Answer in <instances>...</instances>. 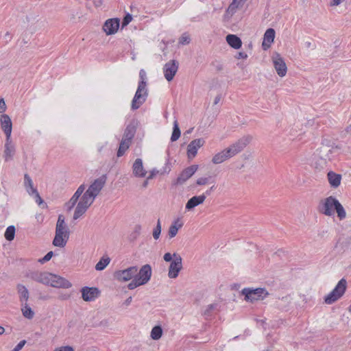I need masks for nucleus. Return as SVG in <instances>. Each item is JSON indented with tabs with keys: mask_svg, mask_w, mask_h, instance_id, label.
<instances>
[{
	"mask_svg": "<svg viewBox=\"0 0 351 351\" xmlns=\"http://www.w3.org/2000/svg\"><path fill=\"white\" fill-rule=\"evenodd\" d=\"M27 277L39 283L56 288L69 289L72 287L71 282L66 279L47 271H31Z\"/></svg>",
	"mask_w": 351,
	"mask_h": 351,
	"instance_id": "obj_1",
	"label": "nucleus"
},
{
	"mask_svg": "<svg viewBox=\"0 0 351 351\" xmlns=\"http://www.w3.org/2000/svg\"><path fill=\"white\" fill-rule=\"evenodd\" d=\"M335 210L340 220L346 217V213L343 206L335 197L330 196L321 201L319 211L322 214L326 216H332L335 213Z\"/></svg>",
	"mask_w": 351,
	"mask_h": 351,
	"instance_id": "obj_2",
	"label": "nucleus"
},
{
	"mask_svg": "<svg viewBox=\"0 0 351 351\" xmlns=\"http://www.w3.org/2000/svg\"><path fill=\"white\" fill-rule=\"evenodd\" d=\"M70 236V230L63 215H59L56 226L55 237L52 244L55 247H64Z\"/></svg>",
	"mask_w": 351,
	"mask_h": 351,
	"instance_id": "obj_3",
	"label": "nucleus"
},
{
	"mask_svg": "<svg viewBox=\"0 0 351 351\" xmlns=\"http://www.w3.org/2000/svg\"><path fill=\"white\" fill-rule=\"evenodd\" d=\"M106 180L107 177L106 175H103L95 179L83 195L93 202L96 197L104 187Z\"/></svg>",
	"mask_w": 351,
	"mask_h": 351,
	"instance_id": "obj_4",
	"label": "nucleus"
},
{
	"mask_svg": "<svg viewBox=\"0 0 351 351\" xmlns=\"http://www.w3.org/2000/svg\"><path fill=\"white\" fill-rule=\"evenodd\" d=\"M241 294L245 296V300L253 302L256 300H263L269 295L267 291L264 288H245L242 289Z\"/></svg>",
	"mask_w": 351,
	"mask_h": 351,
	"instance_id": "obj_5",
	"label": "nucleus"
},
{
	"mask_svg": "<svg viewBox=\"0 0 351 351\" xmlns=\"http://www.w3.org/2000/svg\"><path fill=\"white\" fill-rule=\"evenodd\" d=\"M147 95L148 93L146 88V82H140L137 90L132 101V109H138L145 101Z\"/></svg>",
	"mask_w": 351,
	"mask_h": 351,
	"instance_id": "obj_6",
	"label": "nucleus"
},
{
	"mask_svg": "<svg viewBox=\"0 0 351 351\" xmlns=\"http://www.w3.org/2000/svg\"><path fill=\"white\" fill-rule=\"evenodd\" d=\"M346 289V280L341 279L339 280L336 287L328 294L324 301L328 304H331L339 299L345 293Z\"/></svg>",
	"mask_w": 351,
	"mask_h": 351,
	"instance_id": "obj_7",
	"label": "nucleus"
},
{
	"mask_svg": "<svg viewBox=\"0 0 351 351\" xmlns=\"http://www.w3.org/2000/svg\"><path fill=\"white\" fill-rule=\"evenodd\" d=\"M249 142L250 139L248 138H242L230 145L228 147L224 149L223 151L229 159L240 153L247 146Z\"/></svg>",
	"mask_w": 351,
	"mask_h": 351,
	"instance_id": "obj_8",
	"label": "nucleus"
},
{
	"mask_svg": "<svg viewBox=\"0 0 351 351\" xmlns=\"http://www.w3.org/2000/svg\"><path fill=\"white\" fill-rule=\"evenodd\" d=\"M271 59L277 74L281 77H285L287 72V66L284 59L278 52L274 53Z\"/></svg>",
	"mask_w": 351,
	"mask_h": 351,
	"instance_id": "obj_9",
	"label": "nucleus"
},
{
	"mask_svg": "<svg viewBox=\"0 0 351 351\" xmlns=\"http://www.w3.org/2000/svg\"><path fill=\"white\" fill-rule=\"evenodd\" d=\"M138 271L136 266H132L123 270H119L114 272V278L119 280L126 282L132 278H134Z\"/></svg>",
	"mask_w": 351,
	"mask_h": 351,
	"instance_id": "obj_10",
	"label": "nucleus"
},
{
	"mask_svg": "<svg viewBox=\"0 0 351 351\" xmlns=\"http://www.w3.org/2000/svg\"><path fill=\"white\" fill-rule=\"evenodd\" d=\"M178 62L175 60H170L164 65L163 73L168 82H171L173 79L178 71Z\"/></svg>",
	"mask_w": 351,
	"mask_h": 351,
	"instance_id": "obj_11",
	"label": "nucleus"
},
{
	"mask_svg": "<svg viewBox=\"0 0 351 351\" xmlns=\"http://www.w3.org/2000/svg\"><path fill=\"white\" fill-rule=\"evenodd\" d=\"M93 203V202L82 195L80 201L78 202L75 208L73 214V219L76 220L82 216Z\"/></svg>",
	"mask_w": 351,
	"mask_h": 351,
	"instance_id": "obj_12",
	"label": "nucleus"
},
{
	"mask_svg": "<svg viewBox=\"0 0 351 351\" xmlns=\"http://www.w3.org/2000/svg\"><path fill=\"white\" fill-rule=\"evenodd\" d=\"M173 256L175 259L170 264L168 272V276L170 278H176L182 268V257L176 253H174Z\"/></svg>",
	"mask_w": 351,
	"mask_h": 351,
	"instance_id": "obj_13",
	"label": "nucleus"
},
{
	"mask_svg": "<svg viewBox=\"0 0 351 351\" xmlns=\"http://www.w3.org/2000/svg\"><path fill=\"white\" fill-rule=\"evenodd\" d=\"M247 0H232L228 5L224 14V18L230 19L232 18L237 10H241Z\"/></svg>",
	"mask_w": 351,
	"mask_h": 351,
	"instance_id": "obj_14",
	"label": "nucleus"
},
{
	"mask_svg": "<svg viewBox=\"0 0 351 351\" xmlns=\"http://www.w3.org/2000/svg\"><path fill=\"white\" fill-rule=\"evenodd\" d=\"M0 123L6 138H10L12 130V123L9 115L2 114L0 117Z\"/></svg>",
	"mask_w": 351,
	"mask_h": 351,
	"instance_id": "obj_15",
	"label": "nucleus"
},
{
	"mask_svg": "<svg viewBox=\"0 0 351 351\" xmlns=\"http://www.w3.org/2000/svg\"><path fill=\"white\" fill-rule=\"evenodd\" d=\"M204 144V140L203 138H197L192 141L187 147V156L189 159L193 158L197 153L199 148L202 147Z\"/></svg>",
	"mask_w": 351,
	"mask_h": 351,
	"instance_id": "obj_16",
	"label": "nucleus"
},
{
	"mask_svg": "<svg viewBox=\"0 0 351 351\" xmlns=\"http://www.w3.org/2000/svg\"><path fill=\"white\" fill-rule=\"evenodd\" d=\"M152 276V267L149 265L147 264L143 265L139 270L138 273L136 274V278L143 285L146 284L150 279Z\"/></svg>",
	"mask_w": 351,
	"mask_h": 351,
	"instance_id": "obj_17",
	"label": "nucleus"
},
{
	"mask_svg": "<svg viewBox=\"0 0 351 351\" xmlns=\"http://www.w3.org/2000/svg\"><path fill=\"white\" fill-rule=\"evenodd\" d=\"M198 166L193 165L184 169L178 177L176 183L178 184H183L196 172Z\"/></svg>",
	"mask_w": 351,
	"mask_h": 351,
	"instance_id": "obj_18",
	"label": "nucleus"
},
{
	"mask_svg": "<svg viewBox=\"0 0 351 351\" xmlns=\"http://www.w3.org/2000/svg\"><path fill=\"white\" fill-rule=\"evenodd\" d=\"M82 292V298L86 301H93L94 300L99 294V291L96 287H83L81 290Z\"/></svg>",
	"mask_w": 351,
	"mask_h": 351,
	"instance_id": "obj_19",
	"label": "nucleus"
},
{
	"mask_svg": "<svg viewBox=\"0 0 351 351\" xmlns=\"http://www.w3.org/2000/svg\"><path fill=\"white\" fill-rule=\"evenodd\" d=\"M119 27V19H110L107 20L104 26L103 29L107 35H111L116 33Z\"/></svg>",
	"mask_w": 351,
	"mask_h": 351,
	"instance_id": "obj_20",
	"label": "nucleus"
},
{
	"mask_svg": "<svg viewBox=\"0 0 351 351\" xmlns=\"http://www.w3.org/2000/svg\"><path fill=\"white\" fill-rule=\"evenodd\" d=\"M275 38V30L272 28H269L266 30L263 41L262 43V47L263 50H267L270 46L271 44L274 42Z\"/></svg>",
	"mask_w": 351,
	"mask_h": 351,
	"instance_id": "obj_21",
	"label": "nucleus"
},
{
	"mask_svg": "<svg viewBox=\"0 0 351 351\" xmlns=\"http://www.w3.org/2000/svg\"><path fill=\"white\" fill-rule=\"evenodd\" d=\"M137 125L138 123L136 121H131L127 125L122 138L132 141L136 134Z\"/></svg>",
	"mask_w": 351,
	"mask_h": 351,
	"instance_id": "obj_22",
	"label": "nucleus"
},
{
	"mask_svg": "<svg viewBox=\"0 0 351 351\" xmlns=\"http://www.w3.org/2000/svg\"><path fill=\"white\" fill-rule=\"evenodd\" d=\"M206 198V197L204 194L198 196H193L188 200L186 204V209L189 210H192L195 206L203 204Z\"/></svg>",
	"mask_w": 351,
	"mask_h": 351,
	"instance_id": "obj_23",
	"label": "nucleus"
},
{
	"mask_svg": "<svg viewBox=\"0 0 351 351\" xmlns=\"http://www.w3.org/2000/svg\"><path fill=\"white\" fill-rule=\"evenodd\" d=\"M330 153L331 150L325 146L321 147L317 149L316 153L315 154V156L321 158V167L326 164V160L328 158Z\"/></svg>",
	"mask_w": 351,
	"mask_h": 351,
	"instance_id": "obj_24",
	"label": "nucleus"
},
{
	"mask_svg": "<svg viewBox=\"0 0 351 351\" xmlns=\"http://www.w3.org/2000/svg\"><path fill=\"white\" fill-rule=\"evenodd\" d=\"M15 149L10 138H6L4 150V158L5 161L11 160L14 154Z\"/></svg>",
	"mask_w": 351,
	"mask_h": 351,
	"instance_id": "obj_25",
	"label": "nucleus"
},
{
	"mask_svg": "<svg viewBox=\"0 0 351 351\" xmlns=\"http://www.w3.org/2000/svg\"><path fill=\"white\" fill-rule=\"evenodd\" d=\"M226 42L232 48L239 49L242 45V41L240 38L234 34H228L226 37Z\"/></svg>",
	"mask_w": 351,
	"mask_h": 351,
	"instance_id": "obj_26",
	"label": "nucleus"
},
{
	"mask_svg": "<svg viewBox=\"0 0 351 351\" xmlns=\"http://www.w3.org/2000/svg\"><path fill=\"white\" fill-rule=\"evenodd\" d=\"M328 182L333 188H337L341 180V176L333 171H329L327 175Z\"/></svg>",
	"mask_w": 351,
	"mask_h": 351,
	"instance_id": "obj_27",
	"label": "nucleus"
},
{
	"mask_svg": "<svg viewBox=\"0 0 351 351\" xmlns=\"http://www.w3.org/2000/svg\"><path fill=\"white\" fill-rule=\"evenodd\" d=\"M133 173L136 176L144 177L146 171L143 169L142 160L137 158L133 165Z\"/></svg>",
	"mask_w": 351,
	"mask_h": 351,
	"instance_id": "obj_28",
	"label": "nucleus"
},
{
	"mask_svg": "<svg viewBox=\"0 0 351 351\" xmlns=\"http://www.w3.org/2000/svg\"><path fill=\"white\" fill-rule=\"evenodd\" d=\"M17 291L19 293V300L21 304L27 302L28 299L29 298V293L26 287L19 284L17 285Z\"/></svg>",
	"mask_w": 351,
	"mask_h": 351,
	"instance_id": "obj_29",
	"label": "nucleus"
},
{
	"mask_svg": "<svg viewBox=\"0 0 351 351\" xmlns=\"http://www.w3.org/2000/svg\"><path fill=\"white\" fill-rule=\"evenodd\" d=\"M21 313L24 317L28 319H32L35 315L34 311L32 309L27 302L21 304Z\"/></svg>",
	"mask_w": 351,
	"mask_h": 351,
	"instance_id": "obj_30",
	"label": "nucleus"
},
{
	"mask_svg": "<svg viewBox=\"0 0 351 351\" xmlns=\"http://www.w3.org/2000/svg\"><path fill=\"white\" fill-rule=\"evenodd\" d=\"M132 144V141L128 139H125L122 138L118 151H117V156L121 157L122 156L125 152L129 149L130 146Z\"/></svg>",
	"mask_w": 351,
	"mask_h": 351,
	"instance_id": "obj_31",
	"label": "nucleus"
},
{
	"mask_svg": "<svg viewBox=\"0 0 351 351\" xmlns=\"http://www.w3.org/2000/svg\"><path fill=\"white\" fill-rule=\"evenodd\" d=\"M228 159V158L226 154H225L224 151L222 150L213 156L212 158V162L215 165H218Z\"/></svg>",
	"mask_w": 351,
	"mask_h": 351,
	"instance_id": "obj_32",
	"label": "nucleus"
},
{
	"mask_svg": "<svg viewBox=\"0 0 351 351\" xmlns=\"http://www.w3.org/2000/svg\"><path fill=\"white\" fill-rule=\"evenodd\" d=\"M27 192H28V193L29 195H34V199H35L36 202L39 206L43 205V206H42L43 208H47V204L44 202L43 199H42V197L39 195V193H38V191L36 190V189H32V191H29V190H27Z\"/></svg>",
	"mask_w": 351,
	"mask_h": 351,
	"instance_id": "obj_33",
	"label": "nucleus"
},
{
	"mask_svg": "<svg viewBox=\"0 0 351 351\" xmlns=\"http://www.w3.org/2000/svg\"><path fill=\"white\" fill-rule=\"evenodd\" d=\"M110 258L108 256L102 257L99 261L95 265V269L97 271H101L106 268V267L110 263Z\"/></svg>",
	"mask_w": 351,
	"mask_h": 351,
	"instance_id": "obj_34",
	"label": "nucleus"
},
{
	"mask_svg": "<svg viewBox=\"0 0 351 351\" xmlns=\"http://www.w3.org/2000/svg\"><path fill=\"white\" fill-rule=\"evenodd\" d=\"M162 335V329L160 326H154L151 331V337L154 340H158Z\"/></svg>",
	"mask_w": 351,
	"mask_h": 351,
	"instance_id": "obj_35",
	"label": "nucleus"
},
{
	"mask_svg": "<svg viewBox=\"0 0 351 351\" xmlns=\"http://www.w3.org/2000/svg\"><path fill=\"white\" fill-rule=\"evenodd\" d=\"M180 134H181V132H180V130L178 126V123L176 120L173 122V132H172V135L171 137V141L173 142V141H177L180 138Z\"/></svg>",
	"mask_w": 351,
	"mask_h": 351,
	"instance_id": "obj_36",
	"label": "nucleus"
},
{
	"mask_svg": "<svg viewBox=\"0 0 351 351\" xmlns=\"http://www.w3.org/2000/svg\"><path fill=\"white\" fill-rule=\"evenodd\" d=\"M178 222V221H175L174 223L169 227L168 234L170 238L176 237L178 234L179 228H180L182 226V223L177 225Z\"/></svg>",
	"mask_w": 351,
	"mask_h": 351,
	"instance_id": "obj_37",
	"label": "nucleus"
},
{
	"mask_svg": "<svg viewBox=\"0 0 351 351\" xmlns=\"http://www.w3.org/2000/svg\"><path fill=\"white\" fill-rule=\"evenodd\" d=\"M15 230L14 226H10L7 228L4 234L6 240L11 241L14 239Z\"/></svg>",
	"mask_w": 351,
	"mask_h": 351,
	"instance_id": "obj_38",
	"label": "nucleus"
},
{
	"mask_svg": "<svg viewBox=\"0 0 351 351\" xmlns=\"http://www.w3.org/2000/svg\"><path fill=\"white\" fill-rule=\"evenodd\" d=\"M161 232V225L160 219H158L156 226L153 230V237L154 239H158Z\"/></svg>",
	"mask_w": 351,
	"mask_h": 351,
	"instance_id": "obj_39",
	"label": "nucleus"
},
{
	"mask_svg": "<svg viewBox=\"0 0 351 351\" xmlns=\"http://www.w3.org/2000/svg\"><path fill=\"white\" fill-rule=\"evenodd\" d=\"M141 285H143V284L139 280H138L136 277H134L132 282L128 284V287L129 289L132 290Z\"/></svg>",
	"mask_w": 351,
	"mask_h": 351,
	"instance_id": "obj_40",
	"label": "nucleus"
},
{
	"mask_svg": "<svg viewBox=\"0 0 351 351\" xmlns=\"http://www.w3.org/2000/svg\"><path fill=\"white\" fill-rule=\"evenodd\" d=\"M24 179H25V186L26 187H29V191H32V189H34V188L33 186V182H32L31 178L29 176L28 174H25Z\"/></svg>",
	"mask_w": 351,
	"mask_h": 351,
	"instance_id": "obj_41",
	"label": "nucleus"
},
{
	"mask_svg": "<svg viewBox=\"0 0 351 351\" xmlns=\"http://www.w3.org/2000/svg\"><path fill=\"white\" fill-rule=\"evenodd\" d=\"M71 293L68 292H60L58 296V300L64 301L68 300L71 298Z\"/></svg>",
	"mask_w": 351,
	"mask_h": 351,
	"instance_id": "obj_42",
	"label": "nucleus"
},
{
	"mask_svg": "<svg viewBox=\"0 0 351 351\" xmlns=\"http://www.w3.org/2000/svg\"><path fill=\"white\" fill-rule=\"evenodd\" d=\"M191 38L189 36L186 34H184L181 36L179 39V43L182 45H187L190 43Z\"/></svg>",
	"mask_w": 351,
	"mask_h": 351,
	"instance_id": "obj_43",
	"label": "nucleus"
},
{
	"mask_svg": "<svg viewBox=\"0 0 351 351\" xmlns=\"http://www.w3.org/2000/svg\"><path fill=\"white\" fill-rule=\"evenodd\" d=\"M132 20V16L130 14H127L123 19L122 27L127 26Z\"/></svg>",
	"mask_w": 351,
	"mask_h": 351,
	"instance_id": "obj_44",
	"label": "nucleus"
},
{
	"mask_svg": "<svg viewBox=\"0 0 351 351\" xmlns=\"http://www.w3.org/2000/svg\"><path fill=\"white\" fill-rule=\"evenodd\" d=\"M209 178H199L197 180V184L199 186H204L208 183Z\"/></svg>",
	"mask_w": 351,
	"mask_h": 351,
	"instance_id": "obj_45",
	"label": "nucleus"
},
{
	"mask_svg": "<svg viewBox=\"0 0 351 351\" xmlns=\"http://www.w3.org/2000/svg\"><path fill=\"white\" fill-rule=\"evenodd\" d=\"M7 109V106L5 104V100L3 98L0 97V113L3 114L5 112Z\"/></svg>",
	"mask_w": 351,
	"mask_h": 351,
	"instance_id": "obj_46",
	"label": "nucleus"
},
{
	"mask_svg": "<svg viewBox=\"0 0 351 351\" xmlns=\"http://www.w3.org/2000/svg\"><path fill=\"white\" fill-rule=\"evenodd\" d=\"M84 190H85V185L82 184L78 187V189H77V191H75L74 195H76V197H80L82 195V194L84 193Z\"/></svg>",
	"mask_w": 351,
	"mask_h": 351,
	"instance_id": "obj_47",
	"label": "nucleus"
},
{
	"mask_svg": "<svg viewBox=\"0 0 351 351\" xmlns=\"http://www.w3.org/2000/svg\"><path fill=\"white\" fill-rule=\"evenodd\" d=\"M53 252L52 251L49 252L41 260L40 262L45 263L49 261L53 256Z\"/></svg>",
	"mask_w": 351,
	"mask_h": 351,
	"instance_id": "obj_48",
	"label": "nucleus"
},
{
	"mask_svg": "<svg viewBox=\"0 0 351 351\" xmlns=\"http://www.w3.org/2000/svg\"><path fill=\"white\" fill-rule=\"evenodd\" d=\"M26 343V341L25 340H22L16 346L15 348L12 350L13 351H20L23 348V346L25 345Z\"/></svg>",
	"mask_w": 351,
	"mask_h": 351,
	"instance_id": "obj_49",
	"label": "nucleus"
},
{
	"mask_svg": "<svg viewBox=\"0 0 351 351\" xmlns=\"http://www.w3.org/2000/svg\"><path fill=\"white\" fill-rule=\"evenodd\" d=\"M79 199L78 197H76V195H73L72 197L71 198L69 203L71 204L70 209L73 208L75 204L77 203V200Z\"/></svg>",
	"mask_w": 351,
	"mask_h": 351,
	"instance_id": "obj_50",
	"label": "nucleus"
},
{
	"mask_svg": "<svg viewBox=\"0 0 351 351\" xmlns=\"http://www.w3.org/2000/svg\"><path fill=\"white\" fill-rule=\"evenodd\" d=\"M54 351H74V350L70 346H64V347H61L60 348H57Z\"/></svg>",
	"mask_w": 351,
	"mask_h": 351,
	"instance_id": "obj_51",
	"label": "nucleus"
},
{
	"mask_svg": "<svg viewBox=\"0 0 351 351\" xmlns=\"http://www.w3.org/2000/svg\"><path fill=\"white\" fill-rule=\"evenodd\" d=\"M247 58V54L245 52L240 51L238 53L236 58L237 59H246Z\"/></svg>",
	"mask_w": 351,
	"mask_h": 351,
	"instance_id": "obj_52",
	"label": "nucleus"
},
{
	"mask_svg": "<svg viewBox=\"0 0 351 351\" xmlns=\"http://www.w3.org/2000/svg\"><path fill=\"white\" fill-rule=\"evenodd\" d=\"M173 256L171 255L169 252L165 254L163 258L166 262H170L172 260V257Z\"/></svg>",
	"mask_w": 351,
	"mask_h": 351,
	"instance_id": "obj_53",
	"label": "nucleus"
},
{
	"mask_svg": "<svg viewBox=\"0 0 351 351\" xmlns=\"http://www.w3.org/2000/svg\"><path fill=\"white\" fill-rule=\"evenodd\" d=\"M139 76L141 77V82H145L146 73L144 70H141L139 73Z\"/></svg>",
	"mask_w": 351,
	"mask_h": 351,
	"instance_id": "obj_54",
	"label": "nucleus"
},
{
	"mask_svg": "<svg viewBox=\"0 0 351 351\" xmlns=\"http://www.w3.org/2000/svg\"><path fill=\"white\" fill-rule=\"evenodd\" d=\"M344 0H332L330 3V6H337L338 5H339L342 1H343Z\"/></svg>",
	"mask_w": 351,
	"mask_h": 351,
	"instance_id": "obj_55",
	"label": "nucleus"
},
{
	"mask_svg": "<svg viewBox=\"0 0 351 351\" xmlns=\"http://www.w3.org/2000/svg\"><path fill=\"white\" fill-rule=\"evenodd\" d=\"M215 306V304H210L208 306V309L205 311V314H208V312L211 310H213Z\"/></svg>",
	"mask_w": 351,
	"mask_h": 351,
	"instance_id": "obj_56",
	"label": "nucleus"
},
{
	"mask_svg": "<svg viewBox=\"0 0 351 351\" xmlns=\"http://www.w3.org/2000/svg\"><path fill=\"white\" fill-rule=\"evenodd\" d=\"M132 300V297H131V296H130V297H129V298H128L125 301V305H127V306H128V305H129V304L131 303Z\"/></svg>",
	"mask_w": 351,
	"mask_h": 351,
	"instance_id": "obj_57",
	"label": "nucleus"
},
{
	"mask_svg": "<svg viewBox=\"0 0 351 351\" xmlns=\"http://www.w3.org/2000/svg\"><path fill=\"white\" fill-rule=\"evenodd\" d=\"M102 4V0H99L98 1L95 3L96 7L101 6Z\"/></svg>",
	"mask_w": 351,
	"mask_h": 351,
	"instance_id": "obj_58",
	"label": "nucleus"
},
{
	"mask_svg": "<svg viewBox=\"0 0 351 351\" xmlns=\"http://www.w3.org/2000/svg\"><path fill=\"white\" fill-rule=\"evenodd\" d=\"M4 332H5V328L3 326H0V335L3 334Z\"/></svg>",
	"mask_w": 351,
	"mask_h": 351,
	"instance_id": "obj_59",
	"label": "nucleus"
},
{
	"mask_svg": "<svg viewBox=\"0 0 351 351\" xmlns=\"http://www.w3.org/2000/svg\"><path fill=\"white\" fill-rule=\"evenodd\" d=\"M147 184H148V181L147 180L144 181V182L143 184V186L146 187L147 186Z\"/></svg>",
	"mask_w": 351,
	"mask_h": 351,
	"instance_id": "obj_60",
	"label": "nucleus"
},
{
	"mask_svg": "<svg viewBox=\"0 0 351 351\" xmlns=\"http://www.w3.org/2000/svg\"><path fill=\"white\" fill-rule=\"evenodd\" d=\"M213 188H214V186H211L209 191H206V193L208 194V195H210V191L213 190Z\"/></svg>",
	"mask_w": 351,
	"mask_h": 351,
	"instance_id": "obj_61",
	"label": "nucleus"
},
{
	"mask_svg": "<svg viewBox=\"0 0 351 351\" xmlns=\"http://www.w3.org/2000/svg\"><path fill=\"white\" fill-rule=\"evenodd\" d=\"M219 100V97H216L215 101V104H217Z\"/></svg>",
	"mask_w": 351,
	"mask_h": 351,
	"instance_id": "obj_62",
	"label": "nucleus"
},
{
	"mask_svg": "<svg viewBox=\"0 0 351 351\" xmlns=\"http://www.w3.org/2000/svg\"><path fill=\"white\" fill-rule=\"evenodd\" d=\"M152 177H153V176H152V175H150V176L147 178V180L152 178Z\"/></svg>",
	"mask_w": 351,
	"mask_h": 351,
	"instance_id": "obj_63",
	"label": "nucleus"
},
{
	"mask_svg": "<svg viewBox=\"0 0 351 351\" xmlns=\"http://www.w3.org/2000/svg\"><path fill=\"white\" fill-rule=\"evenodd\" d=\"M349 311L351 313V306L349 307Z\"/></svg>",
	"mask_w": 351,
	"mask_h": 351,
	"instance_id": "obj_64",
	"label": "nucleus"
}]
</instances>
